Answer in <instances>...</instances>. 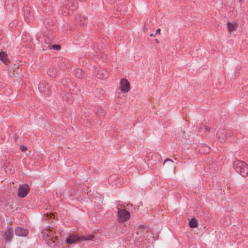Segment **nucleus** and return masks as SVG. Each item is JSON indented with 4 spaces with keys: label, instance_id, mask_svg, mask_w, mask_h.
<instances>
[{
    "label": "nucleus",
    "instance_id": "obj_1",
    "mask_svg": "<svg viewBox=\"0 0 248 248\" xmlns=\"http://www.w3.org/2000/svg\"><path fill=\"white\" fill-rule=\"evenodd\" d=\"M234 167L235 170L243 177L248 174V166L243 161L237 160L234 162Z\"/></svg>",
    "mask_w": 248,
    "mask_h": 248
},
{
    "label": "nucleus",
    "instance_id": "obj_2",
    "mask_svg": "<svg viewBox=\"0 0 248 248\" xmlns=\"http://www.w3.org/2000/svg\"><path fill=\"white\" fill-rule=\"evenodd\" d=\"M94 238L93 234L89 235L87 237L85 236H82L81 237L77 235H73L70 236L66 238L65 242L67 244H72L74 242L81 240V241H88L92 240Z\"/></svg>",
    "mask_w": 248,
    "mask_h": 248
},
{
    "label": "nucleus",
    "instance_id": "obj_3",
    "mask_svg": "<svg viewBox=\"0 0 248 248\" xmlns=\"http://www.w3.org/2000/svg\"><path fill=\"white\" fill-rule=\"evenodd\" d=\"M130 213L126 210L120 209L118 208L117 212V218L119 222H124L128 220L130 217Z\"/></svg>",
    "mask_w": 248,
    "mask_h": 248
},
{
    "label": "nucleus",
    "instance_id": "obj_4",
    "mask_svg": "<svg viewBox=\"0 0 248 248\" xmlns=\"http://www.w3.org/2000/svg\"><path fill=\"white\" fill-rule=\"evenodd\" d=\"M119 89L124 93H126L130 89V85L128 81L125 78H122L120 81Z\"/></svg>",
    "mask_w": 248,
    "mask_h": 248
},
{
    "label": "nucleus",
    "instance_id": "obj_5",
    "mask_svg": "<svg viewBox=\"0 0 248 248\" xmlns=\"http://www.w3.org/2000/svg\"><path fill=\"white\" fill-rule=\"evenodd\" d=\"M29 191V186L27 184L22 185L19 187L18 191V196L21 198H24L27 195Z\"/></svg>",
    "mask_w": 248,
    "mask_h": 248
},
{
    "label": "nucleus",
    "instance_id": "obj_6",
    "mask_svg": "<svg viewBox=\"0 0 248 248\" xmlns=\"http://www.w3.org/2000/svg\"><path fill=\"white\" fill-rule=\"evenodd\" d=\"M15 234L18 236H26L29 233L28 229H24L20 227H17L15 230Z\"/></svg>",
    "mask_w": 248,
    "mask_h": 248
},
{
    "label": "nucleus",
    "instance_id": "obj_7",
    "mask_svg": "<svg viewBox=\"0 0 248 248\" xmlns=\"http://www.w3.org/2000/svg\"><path fill=\"white\" fill-rule=\"evenodd\" d=\"M13 236V230L9 227H7V230L5 231L4 233V239L5 240L9 242Z\"/></svg>",
    "mask_w": 248,
    "mask_h": 248
},
{
    "label": "nucleus",
    "instance_id": "obj_8",
    "mask_svg": "<svg viewBox=\"0 0 248 248\" xmlns=\"http://www.w3.org/2000/svg\"><path fill=\"white\" fill-rule=\"evenodd\" d=\"M238 26V23L237 21H233V22H229L227 23L228 31L232 32L235 31Z\"/></svg>",
    "mask_w": 248,
    "mask_h": 248
},
{
    "label": "nucleus",
    "instance_id": "obj_9",
    "mask_svg": "<svg viewBox=\"0 0 248 248\" xmlns=\"http://www.w3.org/2000/svg\"><path fill=\"white\" fill-rule=\"evenodd\" d=\"M199 151L201 154H208L210 152V148L207 145H201L200 147Z\"/></svg>",
    "mask_w": 248,
    "mask_h": 248
},
{
    "label": "nucleus",
    "instance_id": "obj_10",
    "mask_svg": "<svg viewBox=\"0 0 248 248\" xmlns=\"http://www.w3.org/2000/svg\"><path fill=\"white\" fill-rule=\"evenodd\" d=\"M0 60L5 64H6L7 62H8L7 55L6 52L4 51L0 52Z\"/></svg>",
    "mask_w": 248,
    "mask_h": 248
},
{
    "label": "nucleus",
    "instance_id": "obj_11",
    "mask_svg": "<svg viewBox=\"0 0 248 248\" xmlns=\"http://www.w3.org/2000/svg\"><path fill=\"white\" fill-rule=\"evenodd\" d=\"M5 171L7 173L13 174L14 172V168L11 164H8L5 167Z\"/></svg>",
    "mask_w": 248,
    "mask_h": 248
},
{
    "label": "nucleus",
    "instance_id": "obj_12",
    "mask_svg": "<svg viewBox=\"0 0 248 248\" xmlns=\"http://www.w3.org/2000/svg\"><path fill=\"white\" fill-rule=\"evenodd\" d=\"M217 137L220 142H224L225 141V135L223 133L218 132Z\"/></svg>",
    "mask_w": 248,
    "mask_h": 248
},
{
    "label": "nucleus",
    "instance_id": "obj_13",
    "mask_svg": "<svg viewBox=\"0 0 248 248\" xmlns=\"http://www.w3.org/2000/svg\"><path fill=\"white\" fill-rule=\"evenodd\" d=\"M190 228H196L197 227V222L194 219H191L188 222Z\"/></svg>",
    "mask_w": 248,
    "mask_h": 248
},
{
    "label": "nucleus",
    "instance_id": "obj_14",
    "mask_svg": "<svg viewBox=\"0 0 248 248\" xmlns=\"http://www.w3.org/2000/svg\"><path fill=\"white\" fill-rule=\"evenodd\" d=\"M168 163H169L170 165L171 166L173 164V161L170 159H166L163 162V165L165 166Z\"/></svg>",
    "mask_w": 248,
    "mask_h": 248
},
{
    "label": "nucleus",
    "instance_id": "obj_15",
    "mask_svg": "<svg viewBox=\"0 0 248 248\" xmlns=\"http://www.w3.org/2000/svg\"><path fill=\"white\" fill-rule=\"evenodd\" d=\"M52 47L53 48H54V49L59 50L60 49L61 46L59 45H52Z\"/></svg>",
    "mask_w": 248,
    "mask_h": 248
},
{
    "label": "nucleus",
    "instance_id": "obj_16",
    "mask_svg": "<svg viewBox=\"0 0 248 248\" xmlns=\"http://www.w3.org/2000/svg\"><path fill=\"white\" fill-rule=\"evenodd\" d=\"M20 149L23 152H25L27 150V148L23 145L21 146Z\"/></svg>",
    "mask_w": 248,
    "mask_h": 248
},
{
    "label": "nucleus",
    "instance_id": "obj_17",
    "mask_svg": "<svg viewBox=\"0 0 248 248\" xmlns=\"http://www.w3.org/2000/svg\"><path fill=\"white\" fill-rule=\"evenodd\" d=\"M160 29H158L156 30V31H155V34H159L160 33Z\"/></svg>",
    "mask_w": 248,
    "mask_h": 248
},
{
    "label": "nucleus",
    "instance_id": "obj_18",
    "mask_svg": "<svg viewBox=\"0 0 248 248\" xmlns=\"http://www.w3.org/2000/svg\"><path fill=\"white\" fill-rule=\"evenodd\" d=\"M155 34H153V33H151L150 35V36L151 37H155Z\"/></svg>",
    "mask_w": 248,
    "mask_h": 248
},
{
    "label": "nucleus",
    "instance_id": "obj_19",
    "mask_svg": "<svg viewBox=\"0 0 248 248\" xmlns=\"http://www.w3.org/2000/svg\"><path fill=\"white\" fill-rule=\"evenodd\" d=\"M155 42L156 44H158V43H159V41H158V39H155Z\"/></svg>",
    "mask_w": 248,
    "mask_h": 248
},
{
    "label": "nucleus",
    "instance_id": "obj_20",
    "mask_svg": "<svg viewBox=\"0 0 248 248\" xmlns=\"http://www.w3.org/2000/svg\"><path fill=\"white\" fill-rule=\"evenodd\" d=\"M76 76L77 77H78V78H80V75H77L76 74H75Z\"/></svg>",
    "mask_w": 248,
    "mask_h": 248
},
{
    "label": "nucleus",
    "instance_id": "obj_21",
    "mask_svg": "<svg viewBox=\"0 0 248 248\" xmlns=\"http://www.w3.org/2000/svg\"><path fill=\"white\" fill-rule=\"evenodd\" d=\"M78 73L81 72V70L80 69H78L77 70Z\"/></svg>",
    "mask_w": 248,
    "mask_h": 248
}]
</instances>
